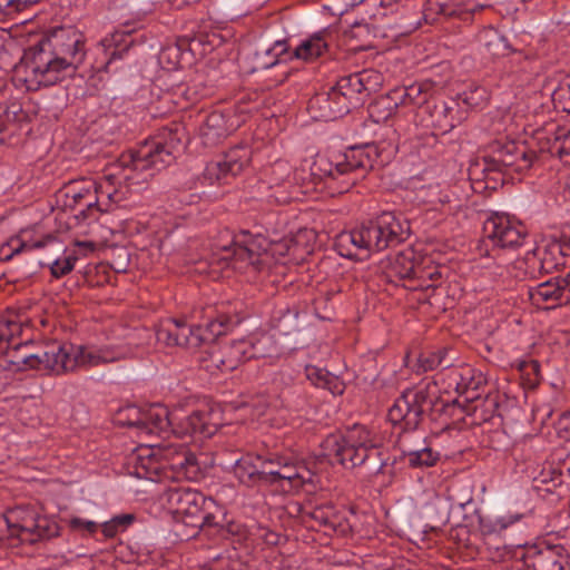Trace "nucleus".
<instances>
[{"label": "nucleus", "instance_id": "f257e3e1", "mask_svg": "<svg viewBox=\"0 0 570 570\" xmlns=\"http://www.w3.org/2000/svg\"><path fill=\"white\" fill-rule=\"evenodd\" d=\"M184 136V128L179 125L163 128L157 137L145 141L136 151L122 155L98 183L90 179L69 181L60 190L63 205L77 210V216L83 219L92 217L94 212H108L110 205L126 198L131 186L146 181L169 166L181 147Z\"/></svg>", "mask_w": 570, "mask_h": 570}, {"label": "nucleus", "instance_id": "f03ea898", "mask_svg": "<svg viewBox=\"0 0 570 570\" xmlns=\"http://www.w3.org/2000/svg\"><path fill=\"white\" fill-rule=\"evenodd\" d=\"M85 56L82 36L73 28H59L24 51L17 73L28 90H38L72 77Z\"/></svg>", "mask_w": 570, "mask_h": 570}, {"label": "nucleus", "instance_id": "7ed1b4c3", "mask_svg": "<svg viewBox=\"0 0 570 570\" xmlns=\"http://www.w3.org/2000/svg\"><path fill=\"white\" fill-rule=\"evenodd\" d=\"M410 235V224L393 212H383L361 226L337 235L335 246L346 258L365 259L374 252L394 247Z\"/></svg>", "mask_w": 570, "mask_h": 570}, {"label": "nucleus", "instance_id": "20e7f679", "mask_svg": "<svg viewBox=\"0 0 570 570\" xmlns=\"http://www.w3.org/2000/svg\"><path fill=\"white\" fill-rule=\"evenodd\" d=\"M376 433L362 424H354L337 434L328 435L322 443L323 455L331 463L347 470L365 466L374 461L371 472L377 474L385 463L380 458Z\"/></svg>", "mask_w": 570, "mask_h": 570}, {"label": "nucleus", "instance_id": "39448f33", "mask_svg": "<svg viewBox=\"0 0 570 570\" xmlns=\"http://www.w3.org/2000/svg\"><path fill=\"white\" fill-rule=\"evenodd\" d=\"M20 331L19 323L0 321V370L12 373L38 370L57 375V344L33 352L30 341H17L16 335Z\"/></svg>", "mask_w": 570, "mask_h": 570}, {"label": "nucleus", "instance_id": "423d86ee", "mask_svg": "<svg viewBox=\"0 0 570 570\" xmlns=\"http://www.w3.org/2000/svg\"><path fill=\"white\" fill-rule=\"evenodd\" d=\"M372 146H353L343 153L317 154L311 164V175L322 180L330 177L342 181L341 191H347L373 167Z\"/></svg>", "mask_w": 570, "mask_h": 570}, {"label": "nucleus", "instance_id": "0eeeda50", "mask_svg": "<svg viewBox=\"0 0 570 570\" xmlns=\"http://www.w3.org/2000/svg\"><path fill=\"white\" fill-rule=\"evenodd\" d=\"M238 324L236 316L219 314L205 325H188L185 321L167 318L155 328L157 342L166 346H181L196 350L208 345Z\"/></svg>", "mask_w": 570, "mask_h": 570}, {"label": "nucleus", "instance_id": "6e6552de", "mask_svg": "<svg viewBox=\"0 0 570 570\" xmlns=\"http://www.w3.org/2000/svg\"><path fill=\"white\" fill-rule=\"evenodd\" d=\"M160 502L189 527L204 531L206 525L222 524L223 507L198 490L169 487L161 493Z\"/></svg>", "mask_w": 570, "mask_h": 570}, {"label": "nucleus", "instance_id": "1a4fd4ad", "mask_svg": "<svg viewBox=\"0 0 570 570\" xmlns=\"http://www.w3.org/2000/svg\"><path fill=\"white\" fill-rule=\"evenodd\" d=\"M265 252L266 239L261 235H252L247 230L233 235L226 229L213 246L209 264L222 271L232 268L243 272L249 266L259 269Z\"/></svg>", "mask_w": 570, "mask_h": 570}, {"label": "nucleus", "instance_id": "9d476101", "mask_svg": "<svg viewBox=\"0 0 570 570\" xmlns=\"http://www.w3.org/2000/svg\"><path fill=\"white\" fill-rule=\"evenodd\" d=\"M127 355V348L114 345L57 344V375L104 366Z\"/></svg>", "mask_w": 570, "mask_h": 570}, {"label": "nucleus", "instance_id": "9b49d317", "mask_svg": "<svg viewBox=\"0 0 570 570\" xmlns=\"http://www.w3.org/2000/svg\"><path fill=\"white\" fill-rule=\"evenodd\" d=\"M6 522L11 537H17L21 542L29 544L55 538L60 530L53 519L41 515L29 507H17L10 510L6 515Z\"/></svg>", "mask_w": 570, "mask_h": 570}, {"label": "nucleus", "instance_id": "f8f14e48", "mask_svg": "<svg viewBox=\"0 0 570 570\" xmlns=\"http://www.w3.org/2000/svg\"><path fill=\"white\" fill-rule=\"evenodd\" d=\"M435 396L429 386L405 390L390 407L387 416L392 424L402 431H414L422 423L425 414L434 405Z\"/></svg>", "mask_w": 570, "mask_h": 570}, {"label": "nucleus", "instance_id": "ddd939ff", "mask_svg": "<svg viewBox=\"0 0 570 570\" xmlns=\"http://www.w3.org/2000/svg\"><path fill=\"white\" fill-rule=\"evenodd\" d=\"M535 159L537 153L527 149L523 145L497 140L489 146L488 153L482 158L483 170L521 173L529 169Z\"/></svg>", "mask_w": 570, "mask_h": 570}, {"label": "nucleus", "instance_id": "4468645a", "mask_svg": "<svg viewBox=\"0 0 570 570\" xmlns=\"http://www.w3.org/2000/svg\"><path fill=\"white\" fill-rule=\"evenodd\" d=\"M487 238L492 246L502 249H515L522 246L527 238L525 226L505 214H493L483 226Z\"/></svg>", "mask_w": 570, "mask_h": 570}, {"label": "nucleus", "instance_id": "2eb2a0df", "mask_svg": "<svg viewBox=\"0 0 570 570\" xmlns=\"http://www.w3.org/2000/svg\"><path fill=\"white\" fill-rule=\"evenodd\" d=\"M525 570H570V551L563 544L540 542L523 553Z\"/></svg>", "mask_w": 570, "mask_h": 570}, {"label": "nucleus", "instance_id": "dca6fc26", "mask_svg": "<svg viewBox=\"0 0 570 570\" xmlns=\"http://www.w3.org/2000/svg\"><path fill=\"white\" fill-rule=\"evenodd\" d=\"M250 149L247 146L230 148L222 160L209 163L204 170V178L209 184H226L236 177L249 164Z\"/></svg>", "mask_w": 570, "mask_h": 570}, {"label": "nucleus", "instance_id": "f3484780", "mask_svg": "<svg viewBox=\"0 0 570 570\" xmlns=\"http://www.w3.org/2000/svg\"><path fill=\"white\" fill-rule=\"evenodd\" d=\"M439 376H442L448 390H454L465 402L480 399V390L485 383L484 375L470 365L451 366Z\"/></svg>", "mask_w": 570, "mask_h": 570}, {"label": "nucleus", "instance_id": "a211bd4d", "mask_svg": "<svg viewBox=\"0 0 570 570\" xmlns=\"http://www.w3.org/2000/svg\"><path fill=\"white\" fill-rule=\"evenodd\" d=\"M307 109L312 118L324 121L341 118L351 110L346 98L340 96L334 87L313 96L308 101Z\"/></svg>", "mask_w": 570, "mask_h": 570}, {"label": "nucleus", "instance_id": "6ab92c4d", "mask_svg": "<svg viewBox=\"0 0 570 570\" xmlns=\"http://www.w3.org/2000/svg\"><path fill=\"white\" fill-rule=\"evenodd\" d=\"M277 484L287 485L291 490H299L305 485L316 488V474L303 461H289L284 458L277 475Z\"/></svg>", "mask_w": 570, "mask_h": 570}, {"label": "nucleus", "instance_id": "aec40b11", "mask_svg": "<svg viewBox=\"0 0 570 570\" xmlns=\"http://www.w3.org/2000/svg\"><path fill=\"white\" fill-rule=\"evenodd\" d=\"M246 347V342L243 338L220 346L210 352L208 360L210 364L207 367H216L220 372L236 370L240 364L248 361Z\"/></svg>", "mask_w": 570, "mask_h": 570}, {"label": "nucleus", "instance_id": "412c9836", "mask_svg": "<svg viewBox=\"0 0 570 570\" xmlns=\"http://www.w3.org/2000/svg\"><path fill=\"white\" fill-rule=\"evenodd\" d=\"M528 294L532 304L538 307L552 308L568 304L560 284V276L530 287Z\"/></svg>", "mask_w": 570, "mask_h": 570}, {"label": "nucleus", "instance_id": "4be33fe9", "mask_svg": "<svg viewBox=\"0 0 570 570\" xmlns=\"http://www.w3.org/2000/svg\"><path fill=\"white\" fill-rule=\"evenodd\" d=\"M214 413L209 411H195L185 417L177 415L174 431L180 434H202L206 438L214 435L219 423L213 422Z\"/></svg>", "mask_w": 570, "mask_h": 570}, {"label": "nucleus", "instance_id": "5701e85b", "mask_svg": "<svg viewBox=\"0 0 570 570\" xmlns=\"http://www.w3.org/2000/svg\"><path fill=\"white\" fill-rule=\"evenodd\" d=\"M177 414L170 413L167 407L155 404L144 410L142 421L138 434H159L174 429Z\"/></svg>", "mask_w": 570, "mask_h": 570}, {"label": "nucleus", "instance_id": "b1692460", "mask_svg": "<svg viewBox=\"0 0 570 570\" xmlns=\"http://www.w3.org/2000/svg\"><path fill=\"white\" fill-rule=\"evenodd\" d=\"M235 130L222 111L210 112L199 128V136L204 146L214 147Z\"/></svg>", "mask_w": 570, "mask_h": 570}, {"label": "nucleus", "instance_id": "393cba45", "mask_svg": "<svg viewBox=\"0 0 570 570\" xmlns=\"http://www.w3.org/2000/svg\"><path fill=\"white\" fill-rule=\"evenodd\" d=\"M104 50L105 62L98 67V70L110 71L112 62L121 59L132 45L130 32L116 30L99 42Z\"/></svg>", "mask_w": 570, "mask_h": 570}, {"label": "nucleus", "instance_id": "a878e982", "mask_svg": "<svg viewBox=\"0 0 570 570\" xmlns=\"http://www.w3.org/2000/svg\"><path fill=\"white\" fill-rule=\"evenodd\" d=\"M334 90L346 98L350 108H356L362 104L361 95L367 91V71H361L341 77Z\"/></svg>", "mask_w": 570, "mask_h": 570}, {"label": "nucleus", "instance_id": "bb28decb", "mask_svg": "<svg viewBox=\"0 0 570 570\" xmlns=\"http://www.w3.org/2000/svg\"><path fill=\"white\" fill-rule=\"evenodd\" d=\"M562 248L559 242L553 238L532 250L533 255L538 256V265L542 274L566 266L568 257Z\"/></svg>", "mask_w": 570, "mask_h": 570}, {"label": "nucleus", "instance_id": "cd10ccee", "mask_svg": "<svg viewBox=\"0 0 570 570\" xmlns=\"http://www.w3.org/2000/svg\"><path fill=\"white\" fill-rule=\"evenodd\" d=\"M261 471V455L257 454L247 453L237 459L233 465L235 478L246 487L264 484Z\"/></svg>", "mask_w": 570, "mask_h": 570}, {"label": "nucleus", "instance_id": "c85d7f7f", "mask_svg": "<svg viewBox=\"0 0 570 570\" xmlns=\"http://www.w3.org/2000/svg\"><path fill=\"white\" fill-rule=\"evenodd\" d=\"M330 37V32L325 30L312 35L295 48L293 57L304 61L315 60L327 50Z\"/></svg>", "mask_w": 570, "mask_h": 570}, {"label": "nucleus", "instance_id": "c756f323", "mask_svg": "<svg viewBox=\"0 0 570 570\" xmlns=\"http://www.w3.org/2000/svg\"><path fill=\"white\" fill-rule=\"evenodd\" d=\"M176 478L189 481L198 480L203 472L196 455L188 449H181L180 452L171 458V468Z\"/></svg>", "mask_w": 570, "mask_h": 570}, {"label": "nucleus", "instance_id": "7c9ffc66", "mask_svg": "<svg viewBox=\"0 0 570 570\" xmlns=\"http://www.w3.org/2000/svg\"><path fill=\"white\" fill-rule=\"evenodd\" d=\"M305 515L316 521L320 525L334 531L345 532L348 528V524L343 522V518L338 514L335 507L330 503L314 507L311 511H306Z\"/></svg>", "mask_w": 570, "mask_h": 570}, {"label": "nucleus", "instance_id": "2f4dec72", "mask_svg": "<svg viewBox=\"0 0 570 570\" xmlns=\"http://www.w3.org/2000/svg\"><path fill=\"white\" fill-rule=\"evenodd\" d=\"M46 246H56L58 247V252L60 250L58 239L52 235H46L40 239L32 242L13 238L7 244L6 247H2V250H6L7 248L8 253L4 254V259H11L14 255L30 253L36 249L46 248Z\"/></svg>", "mask_w": 570, "mask_h": 570}, {"label": "nucleus", "instance_id": "473e14b6", "mask_svg": "<svg viewBox=\"0 0 570 570\" xmlns=\"http://www.w3.org/2000/svg\"><path fill=\"white\" fill-rule=\"evenodd\" d=\"M305 374L307 380L316 387L328 390L334 395H340L344 392L343 382L336 375L324 368L307 365L305 367Z\"/></svg>", "mask_w": 570, "mask_h": 570}, {"label": "nucleus", "instance_id": "72a5a7b5", "mask_svg": "<svg viewBox=\"0 0 570 570\" xmlns=\"http://www.w3.org/2000/svg\"><path fill=\"white\" fill-rule=\"evenodd\" d=\"M421 86L411 85L392 90L381 102L390 109H396L400 105H420L425 101V98H421Z\"/></svg>", "mask_w": 570, "mask_h": 570}, {"label": "nucleus", "instance_id": "f704fd0d", "mask_svg": "<svg viewBox=\"0 0 570 570\" xmlns=\"http://www.w3.org/2000/svg\"><path fill=\"white\" fill-rule=\"evenodd\" d=\"M538 263V256L533 255L532 252H528L523 258L514 261L508 267V273L517 281L533 279L542 274Z\"/></svg>", "mask_w": 570, "mask_h": 570}, {"label": "nucleus", "instance_id": "c9c22d12", "mask_svg": "<svg viewBox=\"0 0 570 570\" xmlns=\"http://www.w3.org/2000/svg\"><path fill=\"white\" fill-rule=\"evenodd\" d=\"M446 354L448 351L445 348L422 352L416 360V364L413 366V371L416 374H423L434 371L440 366H444L449 371L452 364L446 361Z\"/></svg>", "mask_w": 570, "mask_h": 570}, {"label": "nucleus", "instance_id": "e433bc0d", "mask_svg": "<svg viewBox=\"0 0 570 570\" xmlns=\"http://www.w3.org/2000/svg\"><path fill=\"white\" fill-rule=\"evenodd\" d=\"M58 244L60 245V250L58 252V247L56 246H48L49 248L53 249L55 255L48 256L45 259H40L39 263L42 266H49L51 274L56 277H62L70 273L75 263L77 261V257L73 255L66 256L63 258L59 257L58 254L62 252V244L58 240Z\"/></svg>", "mask_w": 570, "mask_h": 570}, {"label": "nucleus", "instance_id": "4c0bfd02", "mask_svg": "<svg viewBox=\"0 0 570 570\" xmlns=\"http://www.w3.org/2000/svg\"><path fill=\"white\" fill-rule=\"evenodd\" d=\"M404 458L407 460V464L411 468H430L436 464L440 460V453L433 451L429 446L421 449L403 448L402 450Z\"/></svg>", "mask_w": 570, "mask_h": 570}, {"label": "nucleus", "instance_id": "58836bf2", "mask_svg": "<svg viewBox=\"0 0 570 570\" xmlns=\"http://www.w3.org/2000/svg\"><path fill=\"white\" fill-rule=\"evenodd\" d=\"M246 342L248 361L252 358L267 357L276 351L274 340L268 334L243 338Z\"/></svg>", "mask_w": 570, "mask_h": 570}, {"label": "nucleus", "instance_id": "ea45409f", "mask_svg": "<svg viewBox=\"0 0 570 570\" xmlns=\"http://www.w3.org/2000/svg\"><path fill=\"white\" fill-rule=\"evenodd\" d=\"M417 263L413 259V253H399L391 263V271L400 278L414 279Z\"/></svg>", "mask_w": 570, "mask_h": 570}, {"label": "nucleus", "instance_id": "a19ab883", "mask_svg": "<svg viewBox=\"0 0 570 570\" xmlns=\"http://www.w3.org/2000/svg\"><path fill=\"white\" fill-rule=\"evenodd\" d=\"M479 41L492 56H499L502 50L507 49L504 37L493 28H487L481 31L479 35Z\"/></svg>", "mask_w": 570, "mask_h": 570}, {"label": "nucleus", "instance_id": "79ce46f5", "mask_svg": "<svg viewBox=\"0 0 570 570\" xmlns=\"http://www.w3.org/2000/svg\"><path fill=\"white\" fill-rule=\"evenodd\" d=\"M284 461L283 456H262L261 455V473L264 484H276L277 475H279V466Z\"/></svg>", "mask_w": 570, "mask_h": 570}, {"label": "nucleus", "instance_id": "37998d69", "mask_svg": "<svg viewBox=\"0 0 570 570\" xmlns=\"http://www.w3.org/2000/svg\"><path fill=\"white\" fill-rule=\"evenodd\" d=\"M442 277L438 266L419 264L414 279L420 281V286L424 288L436 287Z\"/></svg>", "mask_w": 570, "mask_h": 570}, {"label": "nucleus", "instance_id": "c03bdc74", "mask_svg": "<svg viewBox=\"0 0 570 570\" xmlns=\"http://www.w3.org/2000/svg\"><path fill=\"white\" fill-rule=\"evenodd\" d=\"M417 198L433 208L450 202L449 195L443 193L439 185L422 187L417 193Z\"/></svg>", "mask_w": 570, "mask_h": 570}, {"label": "nucleus", "instance_id": "a18cd8bd", "mask_svg": "<svg viewBox=\"0 0 570 570\" xmlns=\"http://www.w3.org/2000/svg\"><path fill=\"white\" fill-rule=\"evenodd\" d=\"M551 98L556 109L570 112V78L559 83Z\"/></svg>", "mask_w": 570, "mask_h": 570}, {"label": "nucleus", "instance_id": "49530a36", "mask_svg": "<svg viewBox=\"0 0 570 570\" xmlns=\"http://www.w3.org/2000/svg\"><path fill=\"white\" fill-rule=\"evenodd\" d=\"M144 410L137 406H127L118 412L117 422L120 425L135 428L139 432L142 421Z\"/></svg>", "mask_w": 570, "mask_h": 570}, {"label": "nucleus", "instance_id": "de8ad7c7", "mask_svg": "<svg viewBox=\"0 0 570 570\" xmlns=\"http://www.w3.org/2000/svg\"><path fill=\"white\" fill-rule=\"evenodd\" d=\"M548 151L558 155L560 158L570 155V130H558L548 147Z\"/></svg>", "mask_w": 570, "mask_h": 570}, {"label": "nucleus", "instance_id": "09e8293b", "mask_svg": "<svg viewBox=\"0 0 570 570\" xmlns=\"http://www.w3.org/2000/svg\"><path fill=\"white\" fill-rule=\"evenodd\" d=\"M134 520L131 514H121L102 523V533L106 538H114L119 530L125 529Z\"/></svg>", "mask_w": 570, "mask_h": 570}, {"label": "nucleus", "instance_id": "8fccbe9b", "mask_svg": "<svg viewBox=\"0 0 570 570\" xmlns=\"http://www.w3.org/2000/svg\"><path fill=\"white\" fill-rule=\"evenodd\" d=\"M220 522H222V524H219V525H206L204 531L213 529L215 533H217L224 538L229 534L230 535L240 534L242 525L236 522L228 521L226 518V511L224 508H223V520Z\"/></svg>", "mask_w": 570, "mask_h": 570}, {"label": "nucleus", "instance_id": "3c124183", "mask_svg": "<svg viewBox=\"0 0 570 570\" xmlns=\"http://www.w3.org/2000/svg\"><path fill=\"white\" fill-rule=\"evenodd\" d=\"M287 52L285 41H276L274 46L266 50V56L273 57L272 60L264 62L263 67L269 68L279 62V58Z\"/></svg>", "mask_w": 570, "mask_h": 570}, {"label": "nucleus", "instance_id": "603ef678", "mask_svg": "<svg viewBox=\"0 0 570 570\" xmlns=\"http://www.w3.org/2000/svg\"><path fill=\"white\" fill-rule=\"evenodd\" d=\"M232 559V551H226L223 554L213 557L207 563L208 570H229Z\"/></svg>", "mask_w": 570, "mask_h": 570}, {"label": "nucleus", "instance_id": "864d4df0", "mask_svg": "<svg viewBox=\"0 0 570 570\" xmlns=\"http://www.w3.org/2000/svg\"><path fill=\"white\" fill-rule=\"evenodd\" d=\"M69 525L72 530L86 531L89 534H94L98 529V523L90 520H85L78 517L71 518Z\"/></svg>", "mask_w": 570, "mask_h": 570}, {"label": "nucleus", "instance_id": "5fc2aeb1", "mask_svg": "<svg viewBox=\"0 0 570 570\" xmlns=\"http://www.w3.org/2000/svg\"><path fill=\"white\" fill-rule=\"evenodd\" d=\"M487 99V90L476 87L474 90L464 94V102L470 106H479Z\"/></svg>", "mask_w": 570, "mask_h": 570}, {"label": "nucleus", "instance_id": "6e6d98bb", "mask_svg": "<svg viewBox=\"0 0 570 570\" xmlns=\"http://www.w3.org/2000/svg\"><path fill=\"white\" fill-rule=\"evenodd\" d=\"M229 570H250L249 564L239 558L236 550H232V559Z\"/></svg>", "mask_w": 570, "mask_h": 570}, {"label": "nucleus", "instance_id": "4d7b16f0", "mask_svg": "<svg viewBox=\"0 0 570 570\" xmlns=\"http://www.w3.org/2000/svg\"><path fill=\"white\" fill-rule=\"evenodd\" d=\"M450 111H451V109L448 108L446 106H443L441 108V110H438V109L435 110V114H440V115L443 114L444 115V121L438 120L440 128L443 129L444 132L448 131V130L453 129L454 126H455L452 118L448 120L446 114L450 112Z\"/></svg>", "mask_w": 570, "mask_h": 570}, {"label": "nucleus", "instance_id": "13d9d810", "mask_svg": "<svg viewBox=\"0 0 570 570\" xmlns=\"http://www.w3.org/2000/svg\"><path fill=\"white\" fill-rule=\"evenodd\" d=\"M181 449H187L184 444H170L167 449L164 451V458L168 462V466L171 468V458L176 456Z\"/></svg>", "mask_w": 570, "mask_h": 570}, {"label": "nucleus", "instance_id": "bf43d9fd", "mask_svg": "<svg viewBox=\"0 0 570 570\" xmlns=\"http://www.w3.org/2000/svg\"><path fill=\"white\" fill-rule=\"evenodd\" d=\"M559 244L563 247V252L567 257H570V227L562 230L561 236L557 239Z\"/></svg>", "mask_w": 570, "mask_h": 570}, {"label": "nucleus", "instance_id": "052dcab7", "mask_svg": "<svg viewBox=\"0 0 570 570\" xmlns=\"http://www.w3.org/2000/svg\"><path fill=\"white\" fill-rule=\"evenodd\" d=\"M277 376H279L281 382L285 385L292 384L295 380L293 371L288 366L282 367L277 373Z\"/></svg>", "mask_w": 570, "mask_h": 570}, {"label": "nucleus", "instance_id": "680f3d73", "mask_svg": "<svg viewBox=\"0 0 570 570\" xmlns=\"http://www.w3.org/2000/svg\"><path fill=\"white\" fill-rule=\"evenodd\" d=\"M560 284L563 287V293L566 295L567 303L570 304V272L564 276H560Z\"/></svg>", "mask_w": 570, "mask_h": 570}, {"label": "nucleus", "instance_id": "e2e57ef3", "mask_svg": "<svg viewBox=\"0 0 570 570\" xmlns=\"http://www.w3.org/2000/svg\"><path fill=\"white\" fill-rule=\"evenodd\" d=\"M272 170H273V174L287 175V176L289 174V167L287 166V164L282 163V161L276 163L273 166Z\"/></svg>", "mask_w": 570, "mask_h": 570}, {"label": "nucleus", "instance_id": "0e129e2a", "mask_svg": "<svg viewBox=\"0 0 570 570\" xmlns=\"http://www.w3.org/2000/svg\"><path fill=\"white\" fill-rule=\"evenodd\" d=\"M562 430L568 434L570 438V414L562 419L561 421Z\"/></svg>", "mask_w": 570, "mask_h": 570}, {"label": "nucleus", "instance_id": "69168bd1", "mask_svg": "<svg viewBox=\"0 0 570 570\" xmlns=\"http://www.w3.org/2000/svg\"><path fill=\"white\" fill-rule=\"evenodd\" d=\"M277 200L283 202V203H286V202L288 200V197H282V198H278V197H277Z\"/></svg>", "mask_w": 570, "mask_h": 570}]
</instances>
